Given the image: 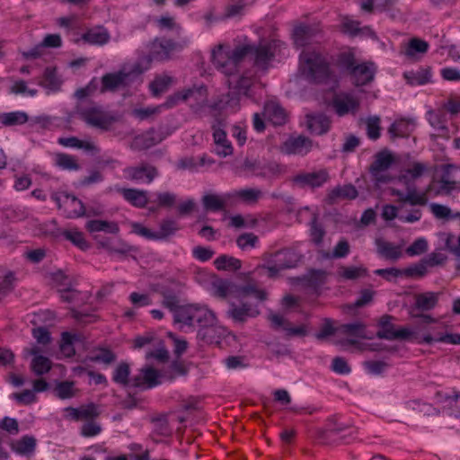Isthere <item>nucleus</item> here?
<instances>
[{
	"instance_id": "obj_16",
	"label": "nucleus",
	"mask_w": 460,
	"mask_h": 460,
	"mask_svg": "<svg viewBox=\"0 0 460 460\" xmlns=\"http://www.w3.org/2000/svg\"><path fill=\"white\" fill-rule=\"evenodd\" d=\"M132 80L131 73L128 71L127 67H123L118 73L108 74L102 77L101 92L115 91L128 84Z\"/></svg>"
},
{
	"instance_id": "obj_61",
	"label": "nucleus",
	"mask_w": 460,
	"mask_h": 460,
	"mask_svg": "<svg viewBox=\"0 0 460 460\" xmlns=\"http://www.w3.org/2000/svg\"><path fill=\"white\" fill-rule=\"evenodd\" d=\"M76 390L73 382H61L56 387V394L60 399H69L75 395Z\"/></svg>"
},
{
	"instance_id": "obj_27",
	"label": "nucleus",
	"mask_w": 460,
	"mask_h": 460,
	"mask_svg": "<svg viewBox=\"0 0 460 460\" xmlns=\"http://www.w3.org/2000/svg\"><path fill=\"white\" fill-rule=\"evenodd\" d=\"M243 168L245 172L250 174L256 176H269L270 174H273L276 172V166L272 164H261V162L257 160H250L246 159L243 163Z\"/></svg>"
},
{
	"instance_id": "obj_57",
	"label": "nucleus",
	"mask_w": 460,
	"mask_h": 460,
	"mask_svg": "<svg viewBox=\"0 0 460 460\" xmlns=\"http://www.w3.org/2000/svg\"><path fill=\"white\" fill-rule=\"evenodd\" d=\"M155 24L161 31H179L181 29L175 18L168 14L156 19Z\"/></svg>"
},
{
	"instance_id": "obj_47",
	"label": "nucleus",
	"mask_w": 460,
	"mask_h": 460,
	"mask_svg": "<svg viewBox=\"0 0 460 460\" xmlns=\"http://www.w3.org/2000/svg\"><path fill=\"white\" fill-rule=\"evenodd\" d=\"M54 161L63 170L77 171L80 167L75 157L67 154H57Z\"/></svg>"
},
{
	"instance_id": "obj_50",
	"label": "nucleus",
	"mask_w": 460,
	"mask_h": 460,
	"mask_svg": "<svg viewBox=\"0 0 460 460\" xmlns=\"http://www.w3.org/2000/svg\"><path fill=\"white\" fill-rule=\"evenodd\" d=\"M130 368L127 363L119 364L112 375V380L120 385H127L129 382Z\"/></svg>"
},
{
	"instance_id": "obj_17",
	"label": "nucleus",
	"mask_w": 460,
	"mask_h": 460,
	"mask_svg": "<svg viewBox=\"0 0 460 460\" xmlns=\"http://www.w3.org/2000/svg\"><path fill=\"white\" fill-rule=\"evenodd\" d=\"M329 180V173L322 169L312 172H302L294 177V182L300 187L318 188Z\"/></svg>"
},
{
	"instance_id": "obj_49",
	"label": "nucleus",
	"mask_w": 460,
	"mask_h": 460,
	"mask_svg": "<svg viewBox=\"0 0 460 460\" xmlns=\"http://www.w3.org/2000/svg\"><path fill=\"white\" fill-rule=\"evenodd\" d=\"M216 268L219 270H238L241 268V261L227 255H222L214 261Z\"/></svg>"
},
{
	"instance_id": "obj_13",
	"label": "nucleus",
	"mask_w": 460,
	"mask_h": 460,
	"mask_svg": "<svg viewBox=\"0 0 460 460\" xmlns=\"http://www.w3.org/2000/svg\"><path fill=\"white\" fill-rule=\"evenodd\" d=\"M332 107L340 117L355 114L359 108V100L352 93H339L332 100Z\"/></svg>"
},
{
	"instance_id": "obj_38",
	"label": "nucleus",
	"mask_w": 460,
	"mask_h": 460,
	"mask_svg": "<svg viewBox=\"0 0 460 460\" xmlns=\"http://www.w3.org/2000/svg\"><path fill=\"white\" fill-rule=\"evenodd\" d=\"M259 314L260 311L256 307H250L246 305H243L242 306H234L229 311L230 316L236 323H243L249 317H255Z\"/></svg>"
},
{
	"instance_id": "obj_1",
	"label": "nucleus",
	"mask_w": 460,
	"mask_h": 460,
	"mask_svg": "<svg viewBox=\"0 0 460 460\" xmlns=\"http://www.w3.org/2000/svg\"><path fill=\"white\" fill-rule=\"evenodd\" d=\"M277 47V41L261 43L257 48L243 45L231 49L229 44L220 43L211 50V61L215 67L227 76H232L237 70L238 63L248 53L255 56V64L265 69L272 58Z\"/></svg>"
},
{
	"instance_id": "obj_2",
	"label": "nucleus",
	"mask_w": 460,
	"mask_h": 460,
	"mask_svg": "<svg viewBox=\"0 0 460 460\" xmlns=\"http://www.w3.org/2000/svg\"><path fill=\"white\" fill-rule=\"evenodd\" d=\"M429 171V166L420 162H413L402 169L398 175V181L406 188V192L397 189H391L390 193L398 198V201L408 203L411 206H424L429 196L435 187V182H430L425 190L420 191L414 186V182Z\"/></svg>"
},
{
	"instance_id": "obj_44",
	"label": "nucleus",
	"mask_w": 460,
	"mask_h": 460,
	"mask_svg": "<svg viewBox=\"0 0 460 460\" xmlns=\"http://www.w3.org/2000/svg\"><path fill=\"white\" fill-rule=\"evenodd\" d=\"M205 209L211 211H218L226 204V196H220L217 194H207L202 199Z\"/></svg>"
},
{
	"instance_id": "obj_23",
	"label": "nucleus",
	"mask_w": 460,
	"mask_h": 460,
	"mask_svg": "<svg viewBox=\"0 0 460 460\" xmlns=\"http://www.w3.org/2000/svg\"><path fill=\"white\" fill-rule=\"evenodd\" d=\"M162 140L163 137L160 133L149 130L137 136L131 143V148L136 150L147 149L159 144Z\"/></svg>"
},
{
	"instance_id": "obj_32",
	"label": "nucleus",
	"mask_w": 460,
	"mask_h": 460,
	"mask_svg": "<svg viewBox=\"0 0 460 460\" xmlns=\"http://www.w3.org/2000/svg\"><path fill=\"white\" fill-rule=\"evenodd\" d=\"M440 294L436 292H424L415 296V305L421 311H429L436 307Z\"/></svg>"
},
{
	"instance_id": "obj_63",
	"label": "nucleus",
	"mask_w": 460,
	"mask_h": 460,
	"mask_svg": "<svg viewBox=\"0 0 460 460\" xmlns=\"http://www.w3.org/2000/svg\"><path fill=\"white\" fill-rule=\"evenodd\" d=\"M428 49L429 44L426 41L420 39H412L410 40L405 53L407 56L412 57L416 53L423 54L427 52Z\"/></svg>"
},
{
	"instance_id": "obj_51",
	"label": "nucleus",
	"mask_w": 460,
	"mask_h": 460,
	"mask_svg": "<svg viewBox=\"0 0 460 460\" xmlns=\"http://www.w3.org/2000/svg\"><path fill=\"white\" fill-rule=\"evenodd\" d=\"M172 83V78L168 75H159L150 84L149 88L154 96H158L165 92Z\"/></svg>"
},
{
	"instance_id": "obj_6",
	"label": "nucleus",
	"mask_w": 460,
	"mask_h": 460,
	"mask_svg": "<svg viewBox=\"0 0 460 460\" xmlns=\"http://www.w3.org/2000/svg\"><path fill=\"white\" fill-rule=\"evenodd\" d=\"M337 333L341 337L344 346L351 345L355 349L376 350L377 348L374 344L361 342V340H370L374 333L367 332L366 325L362 323L356 322L352 323L342 324L337 329Z\"/></svg>"
},
{
	"instance_id": "obj_33",
	"label": "nucleus",
	"mask_w": 460,
	"mask_h": 460,
	"mask_svg": "<svg viewBox=\"0 0 460 460\" xmlns=\"http://www.w3.org/2000/svg\"><path fill=\"white\" fill-rule=\"evenodd\" d=\"M121 194L131 205L144 208L148 202L147 191L137 189H122Z\"/></svg>"
},
{
	"instance_id": "obj_37",
	"label": "nucleus",
	"mask_w": 460,
	"mask_h": 460,
	"mask_svg": "<svg viewBox=\"0 0 460 460\" xmlns=\"http://www.w3.org/2000/svg\"><path fill=\"white\" fill-rule=\"evenodd\" d=\"M262 196V192L259 189L247 188L228 194V197L238 199L246 204L256 203Z\"/></svg>"
},
{
	"instance_id": "obj_12",
	"label": "nucleus",
	"mask_w": 460,
	"mask_h": 460,
	"mask_svg": "<svg viewBox=\"0 0 460 460\" xmlns=\"http://www.w3.org/2000/svg\"><path fill=\"white\" fill-rule=\"evenodd\" d=\"M269 320L275 330H282L288 337H304L308 333L305 324L293 326L287 319L278 314L270 313Z\"/></svg>"
},
{
	"instance_id": "obj_22",
	"label": "nucleus",
	"mask_w": 460,
	"mask_h": 460,
	"mask_svg": "<svg viewBox=\"0 0 460 460\" xmlns=\"http://www.w3.org/2000/svg\"><path fill=\"white\" fill-rule=\"evenodd\" d=\"M263 116L276 126L283 125L288 119L285 110L275 101H269L265 103Z\"/></svg>"
},
{
	"instance_id": "obj_10",
	"label": "nucleus",
	"mask_w": 460,
	"mask_h": 460,
	"mask_svg": "<svg viewBox=\"0 0 460 460\" xmlns=\"http://www.w3.org/2000/svg\"><path fill=\"white\" fill-rule=\"evenodd\" d=\"M431 182H435V187L430 194L439 195L460 190V169L447 165L444 168L440 178Z\"/></svg>"
},
{
	"instance_id": "obj_48",
	"label": "nucleus",
	"mask_w": 460,
	"mask_h": 460,
	"mask_svg": "<svg viewBox=\"0 0 460 460\" xmlns=\"http://www.w3.org/2000/svg\"><path fill=\"white\" fill-rule=\"evenodd\" d=\"M63 236L77 246L81 250H86L89 247V243L85 240L84 234L76 229L65 230Z\"/></svg>"
},
{
	"instance_id": "obj_60",
	"label": "nucleus",
	"mask_w": 460,
	"mask_h": 460,
	"mask_svg": "<svg viewBox=\"0 0 460 460\" xmlns=\"http://www.w3.org/2000/svg\"><path fill=\"white\" fill-rule=\"evenodd\" d=\"M349 244L347 240L342 239L338 242V243L333 248L332 253H326L324 255L325 258L328 259H339L344 258L349 253Z\"/></svg>"
},
{
	"instance_id": "obj_62",
	"label": "nucleus",
	"mask_w": 460,
	"mask_h": 460,
	"mask_svg": "<svg viewBox=\"0 0 460 460\" xmlns=\"http://www.w3.org/2000/svg\"><path fill=\"white\" fill-rule=\"evenodd\" d=\"M75 340L76 337L69 332H64L62 334L60 350L64 356L71 357L75 354L73 343Z\"/></svg>"
},
{
	"instance_id": "obj_40",
	"label": "nucleus",
	"mask_w": 460,
	"mask_h": 460,
	"mask_svg": "<svg viewBox=\"0 0 460 460\" xmlns=\"http://www.w3.org/2000/svg\"><path fill=\"white\" fill-rule=\"evenodd\" d=\"M35 446V438L28 436L22 437V438L12 443L13 450L22 456L31 455L34 451Z\"/></svg>"
},
{
	"instance_id": "obj_28",
	"label": "nucleus",
	"mask_w": 460,
	"mask_h": 460,
	"mask_svg": "<svg viewBox=\"0 0 460 460\" xmlns=\"http://www.w3.org/2000/svg\"><path fill=\"white\" fill-rule=\"evenodd\" d=\"M376 244L378 253L385 259L397 260L402 256V245H397L383 239H377Z\"/></svg>"
},
{
	"instance_id": "obj_29",
	"label": "nucleus",
	"mask_w": 460,
	"mask_h": 460,
	"mask_svg": "<svg viewBox=\"0 0 460 460\" xmlns=\"http://www.w3.org/2000/svg\"><path fill=\"white\" fill-rule=\"evenodd\" d=\"M39 353L40 349L37 346H33L30 349V354L34 356L31 363V367L34 374L41 376L50 370L51 362L48 358L39 355Z\"/></svg>"
},
{
	"instance_id": "obj_24",
	"label": "nucleus",
	"mask_w": 460,
	"mask_h": 460,
	"mask_svg": "<svg viewBox=\"0 0 460 460\" xmlns=\"http://www.w3.org/2000/svg\"><path fill=\"white\" fill-rule=\"evenodd\" d=\"M213 138L216 146V153L222 157L228 156L233 154V146L227 139L226 132L219 128H213Z\"/></svg>"
},
{
	"instance_id": "obj_20",
	"label": "nucleus",
	"mask_w": 460,
	"mask_h": 460,
	"mask_svg": "<svg viewBox=\"0 0 460 460\" xmlns=\"http://www.w3.org/2000/svg\"><path fill=\"white\" fill-rule=\"evenodd\" d=\"M312 146L313 144L309 138L299 136L286 140L281 146V151L288 155H304L312 149Z\"/></svg>"
},
{
	"instance_id": "obj_9",
	"label": "nucleus",
	"mask_w": 460,
	"mask_h": 460,
	"mask_svg": "<svg viewBox=\"0 0 460 460\" xmlns=\"http://www.w3.org/2000/svg\"><path fill=\"white\" fill-rule=\"evenodd\" d=\"M78 113L87 125L102 130H107L116 120L114 116L95 105L82 107Z\"/></svg>"
},
{
	"instance_id": "obj_34",
	"label": "nucleus",
	"mask_w": 460,
	"mask_h": 460,
	"mask_svg": "<svg viewBox=\"0 0 460 460\" xmlns=\"http://www.w3.org/2000/svg\"><path fill=\"white\" fill-rule=\"evenodd\" d=\"M274 257L276 258L274 261L281 263L284 269L295 267L301 260V254L293 249L279 252Z\"/></svg>"
},
{
	"instance_id": "obj_31",
	"label": "nucleus",
	"mask_w": 460,
	"mask_h": 460,
	"mask_svg": "<svg viewBox=\"0 0 460 460\" xmlns=\"http://www.w3.org/2000/svg\"><path fill=\"white\" fill-rule=\"evenodd\" d=\"M413 120L401 119L394 121L389 128V134L392 137H408L414 129Z\"/></svg>"
},
{
	"instance_id": "obj_52",
	"label": "nucleus",
	"mask_w": 460,
	"mask_h": 460,
	"mask_svg": "<svg viewBox=\"0 0 460 460\" xmlns=\"http://www.w3.org/2000/svg\"><path fill=\"white\" fill-rule=\"evenodd\" d=\"M339 275L345 279H357L367 275V269L363 266L341 267Z\"/></svg>"
},
{
	"instance_id": "obj_43",
	"label": "nucleus",
	"mask_w": 460,
	"mask_h": 460,
	"mask_svg": "<svg viewBox=\"0 0 460 460\" xmlns=\"http://www.w3.org/2000/svg\"><path fill=\"white\" fill-rule=\"evenodd\" d=\"M1 123L4 126H16L25 124L29 117L24 111H12L0 116Z\"/></svg>"
},
{
	"instance_id": "obj_41",
	"label": "nucleus",
	"mask_w": 460,
	"mask_h": 460,
	"mask_svg": "<svg viewBox=\"0 0 460 460\" xmlns=\"http://www.w3.org/2000/svg\"><path fill=\"white\" fill-rule=\"evenodd\" d=\"M62 81L58 77L56 69L54 68H47L44 71L43 77L40 82V84L44 88L56 92L60 88Z\"/></svg>"
},
{
	"instance_id": "obj_45",
	"label": "nucleus",
	"mask_w": 460,
	"mask_h": 460,
	"mask_svg": "<svg viewBox=\"0 0 460 460\" xmlns=\"http://www.w3.org/2000/svg\"><path fill=\"white\" fill-rule=\"evenodd\" d=\"M212 160L207 159L205 155L199 157V160L195 159L194 157H185L177 163V168L181 170L195 171L200 166L212 164Z\"/></svg>"
},
{
	"instance_id": "obj_56",
	"label": "nucleus",
	"mask_w": 460,
	"mask_h": 460,
	"mask_svg": "<svg viewBox=\"0 0 460 460\" xmlns=\"http://www.w3.org/2000/svg\"><path fill=\"white\" fill-rule=\"evenodd\" d=\"M84 423L81 427L80 433L83 437H94L101 433L102 426L94 419L84 420Z\"/></svg>"
},
{
	"instance_id": "obj_7",
	"label": "nucleus",
	"mask_w": 460,
	"mask_h": 460,
	"mask_svg": "<svg viewBox=\"0 0 460 460\" xmlns=\"http://www.w3.org/2000/svg\"><path fill=\"white\" fill-rule=\"evenodd\" d=\"M299 69L307 79L318 83L326 81L330 75L326 61L315 51L302 52Z\"/></svg>"
},
{
	"instance_id": "obj_35",
	"label": "nucleus",
	"mask_w": 460,
	"mask_h": 460,
	"mask_svg": "<svg viewBox=\"0 0 460 460\" xmlns=\"http://www.w3.org/2000/svg\"><path fill=\"white\" fill-rule=\"evenodd\" d=\"M406 82L411 85H423L430 82L431 73L428 68H420L403 74Z\"/></svg>"
},
{
	"instance_id": "obj_18",
	"label": "nucleus",
	"mask_w": 460,
	"mask_h": 460,
	"mask_svg": "<svg viewBox=\"0 0 460 460\" xmlns=\"http://www.w3.org/2000/svg\"><path fill=\"white\" fill-rule=\"evenodd\" d=\"M178 49L176 43L170 40H155L149 45V53L155 60L168 59L172 52Z\"/></svg>"
},
{
	"instance_id": "obj_19",
	"label": "nucleus",
	"mask_w": 460,
	"mask_h": 460,
	"mask_svg": "<svg viewBox=\"0 0 460 460\" xmlns=\"http://www.w3.org/2000/svg\"><path fill=\"white\" fill-rule=\"evenodd\" d=\"M64 418L74 421L89 420L97 418L100 414L94 404L81 406L79 408L66 407L63 410Z\"/></svg>"
},
{
	"instance_id": "obj_4",
	"label": "nucleus",
	"mask_w": 460,
	"mask_h": 460,
	"mask_svg": "<svg viewBox=\"0 0 460 460\" xmlns=\"http://www.w3.org/2000/svg\"><path fill=\"white\" fill-rule=\"evenodd\" d=\"M337 66L348 72L351 83L356 86L371 83L376 71V66L372 62L356 64L355 56L351 50L343 51L338 56Z\"/></svg>"
},
{
	"instance_id": "obj_14",
	"label": "nucleus",
	"mask_w": 460,
	"mask_h": 460,
	"mask_svg": "<svg viewBox=\"0 0 460 460\" xmlns=\"http://www.w3.org/2000/svg\"><path fill=\"white\" fill-rule=\"evenodd\" d=\"M228 84L237 94L248 97H252L253 90L258 86L256 78L251 72L244 73L236 78L229 76Z\"/></svg>"
},
{
	"instance_id": "obj_55",
	"label": "nucleus",
	"mask_w": 460,
	"mask_h": 460,
	"mask_svg": "<svg viewBox=\"0 0 460 460\" xmlns=\"http://www.w3.org/2000/svg\"><path fill=\"white\" fill-rule=\"evenodd\" d=\"M358 195L357 190L352 185L336 187L330 192V199H354Z\"/></svg>"
},
{
	"instance_id": "obj_53",
	"label": "nucleus",
	"mask_w": 460,
	"mask_h": 460,
	"mask_svg": "<svg viewBox=\"0 0 460 460\" xmlns=\"http://www.w3.org/2000/svg\"><path fill=\"white\" fill-rule=\"evenodd\" d=\"M193 93V89H184L181 92H178L167 98L165 102L161 104V106H164V110L165 109H171L174 106H176L180 102L186 101L189 99Z\"/></svg>"
},
{
	"instance_id": "obj_15",
	"label": "nucleus",
	"mask_w": 460,
	"mask_h": 460,
	"mask_svg": "<svg viewBox=\"0 0 460 460\" xmlns=\"http://www.w3.org/2000/svg\"><path fill=\"white\" fill-rule=\"evenodd\" d=\"M156 175V169L149 164L131 166L124 170L125 178L140 183H150Z\"/></svg>"
},
{
	"instance_id": "obj_36",
	"label": "nucleus",
	"mask_w": 460,
	"mask_h": 460,
	"mask_svg": "<svg viewBox=\"0 0 460 460\" xmlns=\"http://www.w3.org/2000/svg\"><path fill=\"white\" fill-rule=\"evenodd\" d=\"M86 229L91 232H105L118 234L119 227L116 222L106 220H90L86 223Z\"/></svg>"
},
{
	"instance_id": "obj_8",
	"label": "nucleus",
	"mask_w": 460,
	"mask_h": 460,
	"mask_svg": "<svg viewBox=\"0 0 460 460\" xmlns=\"http://www.w3.org/2000/svg\"><path fill=\"white\" fill-rule=\"evenodd\" d=\"M52 199L68 218H77L84 216H97L101 214L99 210H93L91 208L86 210L80 199L64 191L53 193Z\"/></svg>"
},
{
	"instance_id": "obj_46",
	"label": "nucleus",
	"mask_w": 460,
	"mask_h": 460,
	"mask_svg": "<svg viewBox=\"0 0 460 460\" xmlns=\"http://www.w3.org/2000/svg\"><path fill=\"white\" fill-rule=\"evenodd\" d=\"M426 344H432L434 342H443L447 344L460 345V333H441L438 332L435 336L429 333V336L424 338Z\"/></svg>"
},
{
	"instance_id": "obj_21",
	"label": "nucleus",
	"mask_w": 460,
	"mask_h": 460,
	"mask_svg": "<svg viewBox=\"0 0 460 460\" xmlns=\"http://www.w3.org/2000/svg\"><path fill=\"white\" fill-rule=\"evenodd\" d=\"M160 377V373L155 368L145 367L132 379V385L137 387L152 388L161 383Z\"/></svg>"
},
{
	"instance_id": "obj_26",
	"label": "nucleus",
	"mask_w": 460,
	"mask_h": 460,
	"mask_svg": "<svg viewBox=\"0 0 460 460\" xmlns=\"http://www.w3.org/2000/svg\"><path fill=\"white\" fill-rule=\"evenodd\" d=\"M110 33L103 27H95L88 30L82 36V40L91 45L102 46L109 42Z\"/></svg>"
},
{
	"instance_id": "obj_11",
	"label": "nucleus",
	"mask_w": 460,
	"mask_h": 460,
	"mask_svg": "<svg viewBox=\"0 0 460 460\" xmlns=\"http://www.w3.org/2000/svg\"><path fill=\"white\" fill-rule=\"evenodd\" d=\"M394 162L393 155L388 152H380L370 166V173L376 184L388 183L393 180L388 170Z\"/></svg>"
},
{
	"instance_id": "obj_3",
	"label": "nucleus",
	"mask_w": 460,
	"mask_h": 460,
	"mask_svg": "<svg viewBox=\"0 0 460 460\" xmlns=\"http://www.w3.org/2000/svg\"><path fill=\"white\" fill-rule=\"evenodd\" d=\"M175 323L182 331L199 326V336L207 342L213 341V337L208 333L215 332L217 318L205 305L190 304L178 308L175 311Z\"/></svg>"
},
{
	"instance_id": "obj_64",
	"label": "nucleus",
	"mask_w": 460,
	"mask_h": 460,
	"mask_svg": "<svg viewBox=\"0 0 460 460\" xmlns=\"http://www.w3.org/2000/svg\"><path fill=\"white\" fill-rule=\"evenodd\" d=\"M367 133L369 138L377 139L380 137V119L376 116L367 119Z\"/></svg>"
},
{
	"instance_id": "obj_30",
	"label": "nucleus",
	"mask_w": 460,
	"mask_h": 460,
	"mask_svg": "<svg viewBox=\"0 0 460 460\" xmlns=\"http://www.w3.org/2000/svg\"><path fill=\"white\" fill-rule=\"evenodd\" d=\"M307 128L311 133L315 135H322L329 130L330 120L326 116L323 114L308 115Z\"/></svg>"
},
{
	"instance_id": "obj_25",
	"label": "nucleus",
	"mask_w": 460,
	"mask_h": 460,
	"mask_svg": "<svg viewBox=\"0 0 460 460\" xmlns=\"http://www.w3.org/2000/svg\"><path fill=\"white\" fill-rule=\"evenodd\" d=\"M316 30L309 25H298L294 29L292 37L294 44L297 47H305L312 43Z\"/></svg>"
},
{
	"instance_id": "obj_58",
	"label": "nucleus",
	"mask_w": 460,
	"mask_h": 460,
	"mask_svg": "<svg viewBox=\"0 0 460 460\" xmlns=\"http://www.w3.org/2000/svg\"><path fill=\"white\" fill-rule=\"evenodd\" d=\"M156 203L159 208H172L176 204V195L172 192H157L155 194Z\"/></svg>"
},
{
	"instance_id": "obj_5",
	"label": "nucleus",
	"mask_w": 460,
	"mask_h": 460,
	"mask_svg": "<svg viewBox=\"0 0 460 460\" xmlns=\"http://www.w3.org/2000/svg\"><path fill=\"white\" fill-rule=\"evenodd\" d=\"M210 291L214 296L221 298L228 296L244 298L250 296L259 301H264L267 298L266 292L257 288L252 284L239 286L232 281L217 278H215V279L211 281Z\"/></svg>"
},
{
	"instance_id": "obj_39",
	"label": "nucleus",
	"mask_w": 460,
	"mask_h": 460,
	"mask_svg": "<svg viewBox=\"0 0 460 460\" xmlns=\"http://www.w3.org/2000/svg\"><path fill=\"white\" fill-rule=\"evenodd\" d=\"M429 333H420L417 328L402 327L396 331V339L408 340L415 341L418 344H426L424 338Z\"/></svg>"
},
{
	"instance_id": "obj_59",
	"label": "nucleus",
	"mask_w": 460,
	"mask_h": 460,
	"mask_svg": "<svg viewBox=\"0 0 460 460\" xmlns=\"http://www.w3.org/2000/svg\"><path fill=\"white\" fill-rule=\"evenodd\" d=\"M10 93L13 94H22L33 97L37 94L36 89H30L27 85V83L23 80H16L13 81V84L10 87Z\"/></svg>"
},
{
	"instance_id": "obj_54",
	"label": "nucleus",
	"mask_w": 460,
	"mask_h": 460,
	"mask_svg": "<svg viewBox=\"0 0 460 460\" xmlns=\"http://www.w3.org/2000/svg\"><path fill=\"white\" fill-rule=\"evenodd\" d=\"M155 60L150 53L147 56H144L138 59L131 67H127L128 71L131 73V76L134 78L145 71L148 70L151 66L152 61Z\"/></svg>"
},
{
	"instance_id": "obj_42",
	"label": "nucleus",
	"mask_w": 460,
	"mask_h": 460,
	"mask_svg": "<svg viewBox=\"0 0 460 460\" xmlns=\"http://www.w3.org/2000/svg\"><path fill=\"white\" fill-rule=\"evenodd\" d=\"M180 229L176 220L166 218L161 221L158 230H156L157 240H164L169 236L175 234Z\"/></svg>"
}]
</instances>
